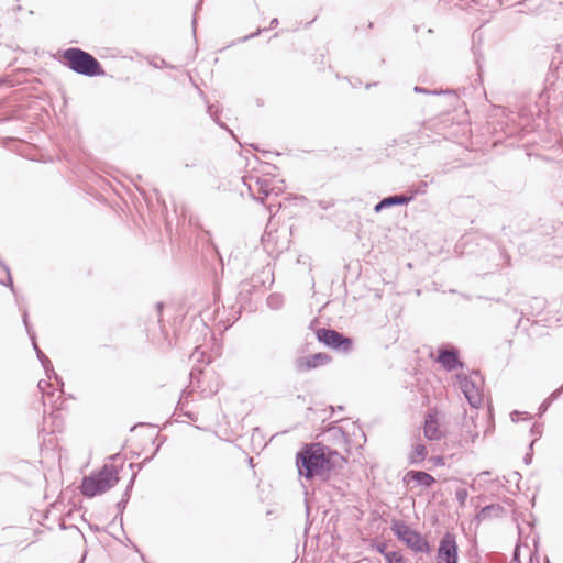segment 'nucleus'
I'll list each match as a JSON object with an SVG mask.
<instances>
[{
    "instance_id": "1",
    "label": "nucleus",
    "mask_w": 563,
    "mask_h": 563,
    "mask_svg": "<svg viewBox=\"0 0 563 563\" xmlns=\"http://www.w3.org/2000/svg\"><path fill=\"white\" fill-rule=\"evenodd\" d=\"M346 460L338 452L320 444H312L297 453L296 464L300 476L312 478L324 476L329 472L341 468Z\"/></svg>"
},
{
    "instance_id": "2",
    "label": "nucleus",
    "mask_w": 563,
    "mask_h": 563,
    "mask_svg": "<svg viewBox=\"0 0 563 563\" xmlns=\"http://www.w3.org/2000/svg\"><path fill=\"white\" fill-rule=\"evenodd\" d=\"M118 481L115 467L113 465H104L97 474L84 478L81 492L87 497H95L109 490Z\"/></svg>"
},
{
    "instance_id": "3",
    "label": "nucleus",
    "mask_w": 563,
    "mask_h": 563,
    "mask_svg": "<svg viewBox=\"0 0 563 563\" xmlns=\"http://www.w3.org/2000/svg\"><path fill=\"white\" fill-rule=\"evenodd\" d=\"M64 59L66 65L77 74L92 77L102 73L99 62L79 48L66 49L64 52Z\"/></svg>"
},
{
    "instance_id": "4",
    "label": "nucleus",
    "mask_w": 563,
    "mask_h": 563,
    "mask_svg": "<svg viewBox=\"0 0 563 563\" xmlns=\"http://www.w3.org/2000/svg\"><path fill=\"white\" fill-rule=\"evenodd\" d=\"M459 380L460 388L470 405L474 408L479 407L483 402L482 377L478 374H472L470 376H459Z\"/></svg>"
},
{
    "instance_id": "5",
    "label": "nucleus",
    "mask_w": 563,
    "mask_h": 563,
    "mask_svg": "<svg viewBox=\"0 0 563 563\" xmlns=\"http://www.w3.org/2000/svg\"><path fill=\"white\" fill-rule=\"evenodd\" d=\"M391 529L395 534L412 550L417 552H423L428 550L427 541L418 532L409 528L405 522L395 520L393 521Z\"/></svg>"
},
{
    "instance_id": "6",
    "label": "nucleus",
    "mask_w": 563,
    "mask_h": 563,
    "mask_svg": "<svg viewBox=\"0 0 563 563\" xmlns=\"http://www.w3.org/2000/svg\"><path fill=\"white\" fill-rule=\"evenodd\" d=\"M318 340L332 349H342L349 351L352 346V341L344 338L342 334L334 330L321 329L317 332Z\"/></svg>"
},
{
    "instance_id": "7",
    "label": "nucleus",
    "mask_w": 563,
    "mask_h": 563,
    "mask_svg": "<svg viewBox=\"0 0 563 563\" xmlns=\"http://www.w3.org/2000/svg\"><path fill=\"white\" fill-rule=\"evenodd\" d=\"M437 563H457V545L452 536L446 534L440 541Z\"/></svg>"
},
{
    "instance_id": "8",
    "label": "nucleus",
    "mask_w": 563,
    "mask_h": 563,
    "mask_svg": "<svg viewBox=\"0 0 563 563\" xmlns=\"http://www.w3.org/2000/svg\"><path fill=\"white\" fill-rule=\"evenodd\" d=\"M402 481L407 485H409L410 483H415L418 486L426 488L431 487L435 483L433 476L422 471H409L405 474Z\"/></svg>"
},
{
    "instance_id": "9",
    "label": "nucleus",
    "mask_w": 563,
    "mask_h": 563,
    "mask_svg": "<svg viewBox=\"0 0 563 563\" xmlns=\"http://www.w3.org/2000/svg\"><path fill=\"white\" fill-rule=\"evenodd\" d=\"M442 435L439 421L433 413H429L424 421V437L429 440H439Z\"/></svg>"
},
{
    "instance_id": "10",
    "label": "nucleus",
    "mask_w": 563,
    "mask_h": 563,
    "mask_svg": "<svg viewBox=\"0 0 563 563\" xmlns=\"http://www.w3.org/2000/svg\"><path fill=\"white\" fill-rule=\"evenodd\" d=\"M327 361H328V357L325 355L319 353V354H314L312 356L299 358L297 361L296 365L299 371H307V369L314 368V367L323 364Z\"/></svg>"
},
{
    "instance_id": "11",
    "label": "nucleus",
    "mask_w": 563,
    "mask_h": 563,
    "mask_svg": "<svg viewBox=\"0 0 563 563\" xmlns=\"http://www.w3.org/2000/svg\"><path fill=\"white\" fill-rule=\"evenodd\" d=\"M438 362L448 371H453L462 365L459 362L456 354L452 351H442L438 356Z\"/></svg>"
},
{
    "instance_id": "12",
    "label": "nucleus",
    "mask_w": 563,
    "mask_h": 563,
    "mask_svg": "<svg viewBox=\"0 0 563 563\" xmlns=\"http://www.w3.org/2000/svg\"><path fill=\"white\" fill-rule=\"evenodd\" d=\"M427 456V449L423 444L417 443L413 445L412 451L410 452L408 460L410 464H420L424 461Z\"/></svg>"
},
{
    "instance_id": "13",
    "label": "nucleus",
    "mask_w": 563,
    "mask_h": 563,
    "mask_svg": "<svg viewBox=\"0 0 563 563\" xmlns=\"http://www.w3.org/2000/svg\"><path fill=\"white\" fill-rule=\"evenodd\" d=\"M409 200H410V198L405 197V196H391V197L383 199L380 201V206L391 207V206H395V205H405Z\"/></svg>"
},
{
    "instance_id": "14",
    "label": "nucleus",
    "mask_w": 563,
    "mask_h": 563,
    "mask_svg": "<svg viewBox=\"0 0 563 563\" xmlns=\"http://www.w3.org/2000/svg\"><path fill=\"white\" fill-rule=\"evenodd\" d=\"M388 563H405L402 555L398 552L388 551L385 553Z\"/></svg>"
},
{
    "instance_id": "15",
    "label": "nucleus",
    "mask_w": 563,
    "mask_h": 563,
    "mask_svg": "<svg viewBox=\"0 0 563 563\" xmlns=\"http://www.w3.org/2000/svg\"><path fill=\"white\" fill-rule=\"evenodd\" d=\"M456 499L461 505H463L468 496V493L465 488H460L455 493Z\"/></svg>"
},
{
    "instance_id": "16",
    "label": "nucleus",
    "mask_w": 563,
    "mask_h": 563,
    "mask_svg": "<svg viewBox=\"0 0 563 563\" xmlns=\"http://www.w3.org/2000/svg\"><path fill=\"white\" fill-rule=\"evenodd\" d=\"M492 509H494V507H493V506H492V507H485V508H483V509H482V511H481V516L485 518V517L487 516V514H488Z\"/></svg>"
},
{
    "instance_id": "17",
    "label": "nucleus",
    "mask_w": 563,
    "mask_h": 563,
    "mask_svg": "<svg viewBox=\"0 0 563 563\" xmlns=\"http://www.w3.org/2000/svg\"><path fill=\"white\" fill-rule=\"evenodd\" d=\"M383 208H387V206H380V202H379V203H377V205L375 206V211H376V212H378V211H380Z\"/></svg>"
},
{
    "instance_id": "18",
    "label": "nucleus",
    "mask_w": 563,
    "mask_h": 563,
    "mask_svg": "<svg viewBox=\"0 0 563 563\" xmlns=\"http://www.w3.org/2000/svg\"><path fill=\"white\" fill-rule=\"evenodd\" d=\"M434 463L438 465H443V459L442 457H435Z\"/></svg>"
},
{
    "instance_id": "19",
    "label": "nucleus",
    "mask_w": 563,
    "mask_h": 563,
    "mask_svg": "<svg viewBox=\"0 0 563 563\" xmlns=\"http://www.w3.org/2000/svg\"><path fill=\"white\" fill-rule=\"evenodd\" d=\"M378 551H379L380 553H383L384 555H385V553H386L382 547H378Z\"/></svg>"
},
{
    "instance_id": "20",
    "label": "nucleus",
    "mask_w": 563,
    "mask_h": 563,
    "mask_svg": "<svg viewBox=\"0 0 563 563\" xmlns=\"http://www.w3.org/2000/svg\"><path fill=\"white\" fill-rule=\"evenodd\" d=\"M272 24H277V19H274V20L272 21Z\"/></svg>"
},
{
    "instance_id": "21",
    "label": "nucleus",
    "mask_w": 563,
    "mask_h": 563,
    "mask_svg": "<svg viewBox=\"0 0 563 563\" xmlns=\"http://www.w3.org/2000/svg\"><path fill=\"white\" fill-rule=\"evenodd\" d=\"M23 322L26 323V314L23 316Z\"/></svg>"
}]
</instances>
